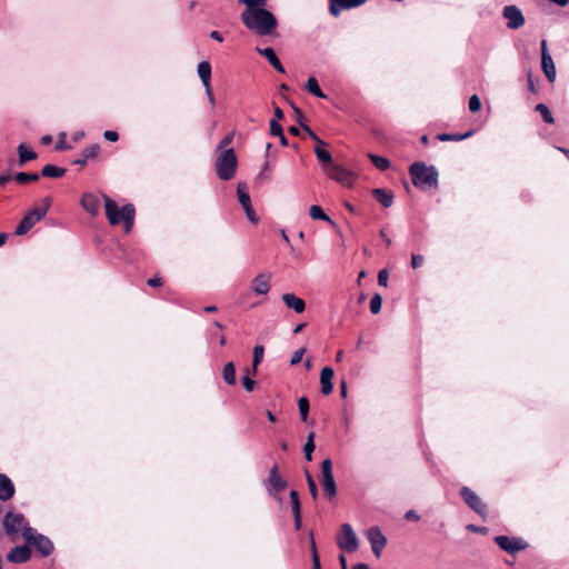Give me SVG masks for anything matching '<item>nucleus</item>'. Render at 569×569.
I'll list each match as a JSON object with an SVG mask.
<instances>
[{
  "label": "nucleus",
  "instance_id": "f257e3e1",
  "mask_svg": "<svg viewBox=\"0 0 569 569\" xmlns=\"http://www.w3.org/2000/svg\"><path fill=\"white\" fill-rule=\"evenodd\" d=\"M240 18L247 29L262 37L271 34L278 24L273 13L264 8L243 10Z\"/></svg>",
  "mask_w": 569,
  "mask_h": 569
},
{
  "label": "nucleus",
  "instance_id": "f03ea898",
  "mask_svg": "<svg viewBox=\"0 0 569 569\" xmlns=\"http://www.w3.org/2000/svg\"><path fill=\"white\" fill-rule=\"evenodd\" d=\"M104 199V210L106 216L111 226H117L120 222H123V230L126 233H129L132 230L134 217H136V208L132 203H127L122 208L119 209L116 201H113L108 196H103Z\"/></svg>",
  "mask_w": 569,
  "mask_h": 569
},
{
  "label": "nucleus",
  "instance_id": "7ed1b4c3",
  "mask_svg": "<svg viewBox=\"0 0 569 569\" xmlns=\"http://www.w3.org/2000/svg\"><path fill=\"white\" fill-rule=\"evenodd\" d=\"M409 172L415 187L421 189H436L438 187L439 173L433 166H427L425 162H413L409 167Z\"/></svg>",
  "mask_w": 569,
  "mask_h": 569
},
{
  "label": "nucleus",
  "instance_id": "20e7f679",
  "mask_svg": "<svg viewBox=\"0 0 569 569\" xmlns=\"http://www.w3.org/2000/svg\"><path fill=\"white\" fill-rule=\"evenodd\" d=\"M238 168V158L233 148L217 152L216 172L219 179L231 180Z\"/></svg>",
  "mask_w": 569,
  "mask_h": 569
},
{
  "label": "nucleus",
  "instance_id": "39448f33",
  "mask_svg": "<svg viewBox=\"0 0 569 569\" xmlns=\"http://www.w3.org/2000/svg\"><path fill=\"white\" fill-rule=\"evenodd\" d=\"M51 200L49 197L42 200L41 207H36L27 212L16 228L17 236L26 234L38 221H40L50 208Z\"/></svg>",
  "mask_w": 569,
  "mask_h": 569
},
{
  "label": "nucleus",
  "instance_id": "423d86ee",
  "mask_svg": "<svg viewBox=\"0 0 569 569\" xmlns=\"http://www.w3.org/2000/svg\"><path fill=\"white\" fill-rule=\"evenodd\" d=\"M22 537L27 541V543L31 545L36 548V550L43 557H48L53 551V543L51 540L41 535L38 533L33 528L27 527L24 528L22 532Z\"/></svg>",
  "mask_w": 569,
  "mask_h": 569
},
{
  "label": "nucleus",
  "instance_id": "0eeeda50",
  "mask_svg": "<svg viewBox=\"0 0 569 569\" xmlns=\"http://www.w3.org/2000/svg\"><path fill=\"white\" fill-rule=\"evenodd\" d=\"M337 545L341 550L349 553L357 551L359 541L352 527L349 523H343L340 528V533L337 537Z\"/></svg>",
  "mask_w": 569,
  "mask_h": 569
},
{
  "label": "nucleus",
  "instance_id": "6e6552de",
  "mask_svg": "<svg viewBox=\"0 0 569 569\" xmlns=\"http://www.w3.org/2000/svg\"><path fill=\"white\" fill-rule=\"evenodd\" d=\"M462 500L468 505L470 509H472L476 513H478L481 518H486L488 513L487 505L482 501V499L469 487L463 486L459 491Z\"/></svg>",
  "mask_w": 569,
  "mask_h": 569
},
{
  "label": "nucleus",
  "instance_id": "1a4fd4ad",
  "mask_svg": "<svg viewBox=\"0 0 569 569\" xmlns=\"http://www.w3.org/2000/svg\"><path fill=\"white\" fill-rule=\"evenodd\" d=\"M321 485L326 496L330 499L337 495V485L332 473V461L325 459L321 462Z\"/></svg>",
  "mask_w": 569,
  "mask_h": 569
},
{
  "label": "nucleus",
  "instance_id": "9d476101",
  "mask_svg": "<svg viewBox=\"0 0 569 569\" xmlns=\"http://www.w3.org/2000/svg\"><path fill=\"white\" fill-rule=\"evenodd\" d=\"M29 527L22 513L7 512L3 518V528L6 533L10 537L23 532L24 528Z\"/></svg>",
  "mask_w": 569,
  "mask_h": 569
},
{
  "label": "nucleus",
  "instance_id": "9b49d317",
  "mask_svg": "<svg viewBox=\"0 0 569 569\" xmlns=\"http://www.w3.org/2000/svg\"><path fill=\"white\" fill-rule=\"evenodd\" d=\"M327 174L335 181L339 182L343 187H352L356 180V174L339 164H331L327 170Z\"/></svg>",
  "mask_w": 569,
  "mask_h": 569
},
{
  "label": "nucleus",
  "instance_id": "f8f14e48",
  "mask_svg": "<svg viewBox=\"0 0 569 569\" xmlns=\"http://www.w3.org/2000/svg\"><path fill=\"white\" fill-rule=\"evenodd\" d=\"M493 541L503 551L513 555L522 551L528 547V543L522 538H510L508 536H496Z\"/></svg>",
  "mask_w": 569,
  "mask_h": 569
},
{
  "label": "nucleus",
  "instance_id": "ddd939ff",
  "mask_svg": "<svg viewBox=\"0 0 569 569\" xmlns=\"http://www.w3.org/2000/svg\"><path fill=\"white\" fill-rule=\"evenodd\" d=\"M367 539L369 540L372 552L377 558H380L381 551L387 545V538L381 532V529L377 526L371 527L367 531Z\"/></svg>",
  "mask_w": 569,
  "mask_h": 569
},
{
  "label": "nucleus",
  "instance_id": "4468645a",
  "mask_svg": "<svg viewBox=\"0 0 569 569\" xmlns=\"http://www.w3.org/2000/svg\"><path fill=\"white\" fill-rule=\"evenodd\" d=\"M502 16L508 20L507 27L512 30L521 28L526 22L522 12L516 6H506Z\"/></svg>",
  "mask_w": 569,
  "mask_h": 569
},
{
  "label": "nucleus",
  "instance_id": "2eb2a0df",
  "mask_svg": "<svg viewBox=\"0 0 569 569\" xmlns=\"http://www.w3.org/2000/svg\"><path fill=\"white\" fill-rule=\"evenodd\" d=\"M541 69L550 82H553L556 79V66L548 52L547 41H541Z\"/></svg>",
  "mask_w": 569,
  "mask_h": 569
},
{
  "label": "nucleus",
  "instance_id": "dca6fc26",
  "mask_svg": "<svg viewBox=\"0 0 569 569\" xmlns=\"http://www.w3.org/2000/svg\"><path fill=\"white\" fill-rule=\"evenodd\" d=\"M368 0H332V6H329V13L338 18L343 10H350L365 4Z\"/></svg>",
  "mask_w": 569,
  "mask_h": 569
},
{
  "label": "nucleus",
  "instance_id": "f3484780",
  "mask_svg": "<svg viewBox=\"0 0 569 569\" xmlns=\"http://www.w3.org/2000/svg\"><path fill=\"white\" fill-rule=\"evenodd\" d=\"M270 280H271V273L270 272H261L258 276H256L251 281V290L256 295H267L270 291Z\"/></svg>",
  "mask_w": 569,
  "mask_h": 569
},
{
  "label": "nucleus",
  "instance_id": "a211bd4d",
  "mask_svg": "<svg viewBox=\"0 0 569 569\" xmlns=\"http://www.w3.org/2000/svg\"><path fill=\"white\" fill-rule=\"evenodd\" d=\"M80 204L84 211L90 216L96 217L99 213L100 201L98 196L91 192H86L80 199Z\"/></svg>",
  "mask_w": 569,
  "mask_h": 569
},
{
  "label": "nucleus",
  "instance_id": "6ab92c4d",
  "mask_svg": "<svg viewBox=\"0 0 569 569\" xmlns=\"http://www.w3.org/2000/svg\"><path fill=\"white\" fill-rule=\"evenodd\" d=\"M31 557V549L29 546H17L10 550L7 556L8 561L12 563H24Z\"/></svg>",
  "mask_w": 569,
  "mask_h": 569
},
{
  "label": "nucleus",
  "instance_id": "aec40b11",
  "mask_svg": "<svg viewBox=\"0 0 569 569\" xmlns=\"http://www.w3.org/2000/svg\"><path fill=\"white\" fill-rule=\"evenodd\" d=\"M268 483L269 486L276 491V492H280V491H283L288 483L287 481L281 477L280 472H279V468H278V465H274L271 469H270V472H269V476H268Z\"/></svg>",
  "mask_w": 569,
  "mask_h": 569
},
{
  "label": "nucleus",
  "instance_id": "412c9836",
  "mask_svg": "<svg viewBox=\"0 0 569 569\" xmlns=\"http://www.w3.org/2000/svg\"><path fill=\"white\" fill-rule=\"evenodd\" d=\"M281 299L287 308L295 310L297 313H302L306 310L305 300L295 293H283Z\"/></svg>",
  "mask_w": 569,
  "mask_h": 569
},
{
  "label": "nucleus",
  "instance_id": "4be33fe9",
  "mask_svg": "<svg viewBox=\"0 0 569 569\" xmlns=\"http://www.w3.org/2000/svg\"><path fill=\"white\" fill-rule=\"evenodd\" d=\"M333 369L331 367H325L320 372V385L321 392L326 396L330 395L333 390L332 378Z\"/></svg>",
  "mask_w": 569,
  "mask_h": 569
},
{
  "label": "nucleus",
  "instance_id": "5701e85b",
  "mask_svg": "<svg viewBox=\"0 0 569 569\" xmlns=\"http://www.w3.org/2000/svg\"><path fill=\"white\" fill-rule=\"evenodd\" d=\"M14 492V486L10 478L4 473H0V500H10Z\"/></svg>",
  "mask_w": 569,
  "mask_h": 569
},
{
  "label": "nucleus",
  "instance_id": "b1692460",
  "mask_svg": "<svg viewBox=\"0 0 569 569\" xmlns=\"http://www.w3.org/2000/svg\"><path fill=\"white\" fill-rule=\"evenodd\" d=\"M372 196L383 208H390L393 203L395 196L390 190L376 188L372 190Z\"/></svg>",
  "mask_w": 569,
  "mask_h": 569
},
{
  "label": "nucleus",
  "instance_id": "393cba45",
  "mask_svg": "<svg viewBox=\"0 0 569 569\" xmlns=\"http://www.w3.org/2000/svg\"><path fill=\"white\" fill-rule=\"evenodd\" d=\"M257 51L259 54L264 57L278 72L284 73V68L272 48H257Z\"/></svg>",
  "mask_w": 569,
  "mask_h": 569
},
{
  "label": "nucleus",
  "instance_id": "a878e982",
  "mask_svg": "<svg viewBox=\"0 0 569 569\" xmlns=\"http://www.w3.org/2000/svg\"><path fill=\"white\" fill-rule=\"evenodd\" d=\"M197 71L204 89H209L211 86V64L208 61H201Z\"/></svg>",
  "mask_w": 569,
  "mask_h": 569
},
{
  "label": "nucleus",
  "instance_id": "bb28decb",
  "mask_svg": "<svg viewBox=\"0 0 569 569\" xmlns=\"http://www.w3.org/2000/svg\"><path fill=\"white\" fill-rule=\"evenodd\" d=\"M19 166H24L28 161L36 160L37 153L30 149L26 143L18 146Z\"/></svg>",
  "mask_w": 569,
  "mask_h": 569
},
{
  "label": "nucleus",
  "instance_id": "cd10ccee",
  "mask_svg": "<svg viewBox=\"0 0 569 569\" xmlns=\"http://www.w3.org/2000/svg\"><path fill=\"white\" fill-rule=\"evenodd\" d=\"M66 172V168L57 167L54 164H46L39 174L46 178L59 179L62 178Z\"/></svg>",
  "mask_w": 569,
  "mask_h": 569
},
{
  "label": "nucleus",
  "instance_id": "c85d7f7f",
  "mask_svg": "<svg viewBox=\"0 0 569 569\" xmlns=\"http://www.w3.org/2000/svg\"><path fill=\"white\" fill-rule=\"evenodd\" d=\"M290 106L292 107L295 113L298 117V121L301 124V128L309 134V137L315 140L320 146H326V143L311 130L310 127L301 122V118H303V113L300 108H298L293 102H290Z\"/></svg>",
  "mask_w": 569,
  "mask_h": 569
},
{
  "label": "nucleus",
  "instance_id": "c756f323",
  "mask_svg": "<svg viewBox=\"0 0 569 569\" xmlns=\"http://www.w3.org/2000/svg\"><path fill=\"white\" fill-rule=\"evenodd\" d=\"M237 196L238 200L242 208L249 207L251 204V198L247 190L246 182H239L237 186Z\"/></svg>",
  "mask_w": 569,
  "mask_h": 569
},
{
  "label": "nucleus",
  "instance_id": "7c9ffc66",
  "mask_svg": "<svg viewBox=\"0 0 569 569\" xmlns=\"http://www.w3.org/2000/svg\"><path fill=\"white\" fill-rule=\"evenodd\" d=\"M306 90L318 97V98H321V99H326L327 98V94L323 93V91L320 89L319 84H318V81L315 77H310L308 80H307V83H306Z\"/></svg>",
  "mask_w": 569,
  "mask_h": 569
},
{
  "label": "nucleus",
  "instance_id": "2f4dec72",
  "mask_svg": "<svg viewBox=\"0 0 569 569\" xmlns=\"http://www.w3.org/2000/svg\"><path fill=\"white\" fill-rule=\"evenodd\" d=\"M473 134V131L472 130H469L468 132L466 133H438L437 134V140L439 141H461L463 139H467L469 137H471Z\"/></svg>",
  "mask_w": 569,
  "mask_h": 569
},
{
  "label": "nucleus",
  "instance_id": "473e14b6",
  "mask_svg": "<svg viewBox=\"0 0 569 569\" xmlns=\"http://www.w3.org/2000/svg\"><path fill=\"white\" fill-rule=\"evenodd\" d=\"M264 353V347L262 345H257L253 348V357H252V375H257L258 366L262 362Z\"/></svg>",
  "mask_w": 569,
  "mask_h": 569
},
{
  "label": "nucleus",
  "instance_id": "72a5a7b5",
  "mask_svg": "<svg viewBox=\"0 0 569 569\" xmlns=\"http://www.w3.org/2000/svg\"><path fill=\"white\" fill-rule=\"evenodd\" d=\"M309 213H310V217L315 220H322V221L329 222L330 224H335V222L331 220V218L327 213L323 212L321 207H319L317 204H313L310 207Z\"/></svg>",
  "mask_w": 569,
  "mask_h": 569
},
{
  "label": "nucleus",
  "instance_id": "f704fd0d",
  "mask_svg": "<svg viewBox=\"0 0 569 569\" xmlns=\"http://www.w3.org/2000/svg\"><path fill=\"white\" fill-rule=\"evenodd\" d=\"M222 377L228 385L236 383V367L233 362L226 363L222 370Z\"/></svg>",
  "mask_w": 569,
  "mask_h": 569
},
{
  "label": "nucleus",
  "instance_id": "c9c22d12",
  "mask_svg": "<svg viewBox=\"0 0 569 569\" xmlns=\"http://www.w3.org/2000/svg\"><path fill=\"white\" fill-rule=\"evenodd\" d=\"M368 158L370 159L372 164L381 171H386L390 167V161L385 157L369 153Z\"/></svg>",
  "mask_w": 569,
  "mask_h": 569
},
{
  "label": "nucleus",
  "instance_id": "e433bc0d",
  "mask_svg": "<svg viewBox=\"0 0 569 569\" xmlns=\"http://www.w3.org/2000/svg\"><path fill=\"white\" fill-rule=\"evenodd\" d=\"M40 178V174L37 172H19L14 176V180L20 184H26L28 182H36Z\"/></svg>",
  "mask_w": 569,
  "mask_h": 569
},
{
  "label": "nucleus",
  "instance_id": "4c0bfd02",
  "mask_svg": "<svg viewBox=\"0 0 569 569\" xmlns=\"http://www.w3.org/2000/svg\"><path fill=\"white\" fill-rule=\"evenodd\" d=\"M537 112H539L543 119V121L548 124L555 123V118L550 111V109L545 103H538L535 108Z\"/></svg>",
  "mask_w": 569,
  "mask_h": 569
},
{
  "label": "nucleus",
  "instance_id": "58836bf2",
  "mask_svg": "<svg viewBox=\"0 0 569 569\" xmlns=\"http://www.w3.org/2000/svg\"><path fill=\"white\" fill-rule=\"evenodd\" d=\"M315 448H316L315 432H310L308 435L307 441L303 446V452H305L306 460H308V461L312 460V452H313Z\"/></svg>",
  "mask_w": 569,
  "mask_h": 569
},
{
  "label": "nucleus",
  "instance_id": "ea45409f",
  "mask_svg": "<svg viewBox=\"0 0 569 569\" xmlns=\"http://www.w3.org/2000/svg\"><path fill=\"white\" fill-rule=\"evenodd\" d=\"M298 408L300 412L301 420L306 422L308 420L310 403L307 397H301L298 400Z\"/></svg>",
  "mask_w": 569,
  "mask_h": 569
},
{
  "label": "nucleus",
  "instance_id": "a19ab883",
  "mask_svg": "<svg viewBox=\"0 0 569 569\" xmlns=\"http://www.w3.org/2000/svg\"><path fill=\"white\" fill-rule=\"evenodd\" d=\"M310 549H311V558H312V569H321L319 555L317 551V546L313 540V533L310 531Z\"/></svg>",
  "mask_w": 569,
  "mask_h": 569
},
{
  "label": "nucleus",
  "instance_id": "79ce46f5",
  "mask_svg": "<svg viewBox=\"0 0 569 569\" xmlns=\"http://www.w3.org/2000/svg\"><path fill=\"white\" fill-rule=\"evenodd\" d=\"M315 153L317 159L323 164H330L332 162L331 153L321 148L320 144L315 148Z\"/></svg>",
  "mask_w": 569,
  "mask_h": 569
},
{
  "label": "nucleus",
  "instance_id": "37998d69",
  "mask_svg": "<svg viewBox=\"0 0 569 569\" xmlns=\"http://www.w3.org/2000/svg\"><path fill=\"white\" fill-rule=\"evenodd\" d=\"M305 475H306V480L308 483L309 492H310L311 497L316 500L318 497V488H317L316 481L308 470H305Z\"/></svg>",
  "mask_w": 569,
  "mask_h": 569
},
{
  "label": "nucleus",
  "instance_id": "c03bdc74",
  "mask_svg": "<svg viewBox=\"0 0 569 569\" xmlns=\"http://www.w3.org/2000/svg\"><path fill=\"white\" fill-rule=\"evenodd\" d=\"M382 307V297L379 293L373 295L370 300V311L373 315H378L381 311Z\"/></svg>",
  "mask_w": 569,
  "mask_h": 569
},
{
  "label": "nucleus",
  "instance_id": "a18cd8bd",
  "mask_svg": "<svg viewBox=\"0 0 569 569\" xmlns=\"http://www.w3.org/2000/svg\"><path fill=\"white\" fill-rule=\"evenodd\" d=\"M99 152H100V146L99 144H91L90 147L86 148L82 151V156L88 161L89 159L97 158Z\"/></svg>",
  "mask_w": 569,
  "mask_h": 569
},
{
  "label": "nucleus",
  "instance_id": "49530a36",
  "mask_svg": "<svg viewBox=\"0 0 569 569\" xmlns=\"http://www.w3.org/2000/svg\"><path fill=\"white\" fill-rule=\"evenodd\" d=\"M239 3L246 4V10H257L266 6L267 0H238Z\"/></svg>",
  "mask_w": 569,
  "mask_h": 569
},
{
  "label": "nucleus",
  "instance_id": "de8ad7c7",
  "mask_svg": "<svg viewBox=\"0 0 569 569\" xmlns=\"http://www.w3.org/2000/svg\"><path fill=\"white\" fill-rule=\"evenodd\" d=\"M233 138H234V132H230L226 137H223L220 140V142L218 143L216 152H219L222 150H228L229 149L228 146L232 143Z\"/></svg>",
  "mask_w": 569,
  "mask_h": 569
},
{
  "label": "nucleus",
  "instance_id": "09e8293b",
  "mask_svg": "<svg viewBox=\"0 0 569 569\" xmlns=\"http://www.w3.org/2000/svg\"><path fill=\"white\" fill-rule=\"evenodd\" d=\"M468 107H469V110L471 112H477L481 109V101H480V98L477 96V94H472L470 98H469V103H468Z\"/></svg>",
  "mask_w": 569,
  "mask_h": 569
},
{
  "label": "nucleus",
  "instance_id": "8fccbe9b",
  "mask_svg": "<svg viewBox=\"0 0 569 569\" xmlns=\"http://www.w3.org/2000/svg\"><path fill=\"white\" fill-rule=\"evenodd\" d=\"M247 375L242 378V385L248 392H251L256 386V381L249 377V369L246 370Z\"/></svg>",
  "mask_w": 569,
  "mask_h": 569
},
{
  "label": "nucleus",
  "instance_id": "3c124183",
  "mask_svg": "<svg viewBox=\"0 0 569 569\" xmlns=\"http://www.w3.org/2000/svg\"><path fill=\"white\" fill-rule=\"evenodd\" d=\"M283 133L282 127L279 122L276 121V119H271L270 121V134L271 136H280Z\"/></svg>",
  "mask_w": 569,
  "mask_h": 569
},
{
  "label": "nucleus",
  "instance_id": "603ef678",
  "mask_svg": "<svg viewBox=\"0 0 569 569\" xmlns=\"http://www.w3.org/2000/svg\"><path fill=\"white\" fill-rule=\"evenodd\" d=\"M305 352H306V348H300V349L296 350L291 357L290 365L291 366L298 365L302 360Z\"/></svg>",
  "mask_w": 569,
  "mask_h": 569
},
{
  "label": "nucleus",
  "instance_id": "864d4df0",
  "mask_svg": "<svg viewBox=\"0 0 569 569\" xmlns=\"http://www.w3.org/2000/svg\"><path fill=\"white\" fill-rule=\"evenodd\" d=\"M243 210L249 221H251L254 224L258 223L259 219L251 204L249 207L243 208Z\"/></svg>",
  "mask_w": 569,
  "mask_h": 569
},
{
  "label": "nucleus",
  "instance_id": "5fc2aeb1",
  "mask_svg": "<svg viewBox=\"0 0 569 569\" xmlns=\"http://www.w3.org/2000/svg\"><path fill=\"white\" fill-rule=\"evenodd\" d=\"M423 262H425L423 256L416 254V253L411 254V266L413 269L421 267L423 264Z\"/></svg>",
  "mask_w": 569,
  "mask_h": 569
},
{
  "label": "nucleus",
  "instance_id": "6e6d98bb",
  "mask_svg": "<svg viewBox=\"0 0 569 569\" xmlns=\"http://www.w3.org/2000/svg\"><path fill=\"white\" fill-rule=\"evenodd\" d=\"M388 278H389L388 271L386 269L380 270L378 273V284L382 286V287H387Z\"/></svg>",
  "mask_w": 569,
  "mask_h": 569
},
{
  "label": "nucleus",
  "instance_id": "4d7b16f0",
  "mask_svg": "<svg viewBox=\"0 0 569 569\" xmlns=\"http://www.w3.org/2000/svg\"><path fill=\"white\" fill-rule=\"evenodd\" d=\"M67 149H70V146L67 144V142H66V134L61 133L59 136V140L56 144V150L60 151V150H67Z\"/></svg>",
  "mask_w": 569,
  "mask_h": 569
},
{
  "label": "nucleus",
  "instance_id": "13d9d810",
  "mask_svg": "<svg viewBox=\"0 0 569 569\" xmlns=\"http://www.w3.org/2000/svg\"><path fill=\"white\" fill-rule=\"evenodd\" d=\"M103 137L106 140L111 141V142H116L119 139L118 132L113 131V130L104 131Z\"/></svg>",
  "mask_w": 569,
  "mask_h": 569
},
{
  "label": "nucleus",
  "instance_id": "bf43d9fd",
  "mask_svg": "<svg viewBox=\"0 0 569 569\" xmlns=\"http://www.w3.org/2000/svg\"><path fill=\"white\" fill-rule=\"evenodd\" d=\"M147 283L150 287H161L163 284V281L162 278L156 276L153 278L148 279Z\"/></svg>",
  "mask_w": 569,
  "mask_h": 569
},
{
  "label": "nucleus",
  "instance_id": "052dcab7",
  "mask_svg": "<svg viewBox=\"0 0 569 569\" xmlns=\"http://www.w3.org/2000/svg\"><path fill=\"white\" fill-rule=\"evenodd\" d=\"M290 502H291L292 515L293 516L301 515V503H300V500L299 501H290Z\"/></svg>",
  "mask_w": 569,
  "mask_h": 569
},
{
  "label": "nucleus",
  "instance_id": "680f3d73",
  "mask_svg": "<svg viewBox=\"0 0 569 569\" xmlns=\"http://www.w3.org/2000/svg\"><path fill=\"white\" fill-rule=\"evenodd\" d=\"M405 518L409 521H418L420 519L419 515L415 510L407 511Z\"/></svg>",
  "mask_w": 569,
  "mask_h": 569
},
{
  "label": "nucleus",
  "instance_id": "e2e57ef3",
  "mask_svg": "<svg viewBox=\"0 0 569 569\" xmlns=\"http://www.w3.org/2000/svg\"><path fill=\"white\" fill-rule=\"evenodd\" d=\"M204 90H206V94L208 97L209 103H210L211 108H213L216 104V99L213 96L212 87L210 86L209 89H204Z\"/></svg>",
  "mask_w": 569,
  "mask_h": 569
},
{
  "label": "nucleus",
  "instance_id": "0e129e2a",
  "mask_svg": "<svg viewBox=\"0 0 569 569\" xmlns=\"http://www.w3.org/2000/svg\"><path fill=\"white\" fill-rule=\"evenodd\" d=\"M283 118H284L283 111L279 107H276L274 111H273V118L272 119H276V121L279 122Z\"/></svg>",
  "mask_w": 569,
  "mask_h": 569
},
{
  "label": "nucleus",
  "instance_id": "69168bd1",
  "mask_svg": "<svg viewBox=\"0 0 569 569\" xmlns=\"http://www.w3.org/2000/svg\"><path fill=\"white\" fill-rule=\"evenodd\" d=\"M209 36H210L211 39H213V40H216L218 42H222L223 41V37H222V34L219 31L213 30V31L210 32Z\"/></svg>",
  "mask_w": 569,
  "mask_h": 569
},
{
  "label": "nucleus",
  "instance_id": "338daca9",
  "mask_svg": "<svg viewBox=\"0 0 569 569\" xmlns=\"http://www.w3.org/2000/svg\"><path fill=\"white\" fill-rule=\"evenodd\" d=\"M528 89H529L531 92H533V93H536V92H537V88H536V84H535V82H533V80H532L531 72H529V74H528Z\"/></svg>",
  "mask_w": 569,
  "mask_h": 569
},
{
  "label": "nucleus",
  "instance_id": "774afa93",
  "mask_svg": "<svg viewBox=\"0 0 569 569\" xmlns=\"http://www.w3.org/2000/svg\"><path fill=\"white\" fill-rule=\"evenodd\" d=\"M340 395L342 398L347 397V382L346 381L340 382Z\"/></svg>",
  "mask_w": 569,
  "mask_h": 569
}]
</instances>
